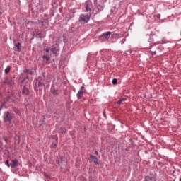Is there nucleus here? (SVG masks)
Segmentation results:
<instances>
[{"instance_id": "b1692460", "label": "nucleus", "mask_w": 181, "mask_h": 181, "mask_svg": "<svg viewBox=\"0 0 181 181\" xmlns=\"http://www.w3.org/2000/svg\"><path fill=\"white\" fill-rule=\"evenodd\" d=\"M162 43H166V39H163L162 40Z\"/></svg>"}, {"instance_id": "ddd939ff", "label": "nucleus", "mask_w": 181, "mask_h": 181, "mask_svg": "<svg viewBox=\"0 0 181 181\" xmlns=\"http://www.w3.org/2000/svg\"><path fill=\"white\" fill-rule=\"evenodd\" d=\"M51 93L52 94H54V95H57V91L56 90V89H54V88H51Z\"/></svg>"}, {"instance_id": "f8f14e48", "label": "nucleus", "mask_w": 181, "mask_h": 181, "mask_svg": "<svg viewBox=\"0 0 181 181\" xmlns=\"http://www.w3.org/2000/svg\"><path fill=\"white\" fill-rule=\"evenodd\" d=\"M47 23H49V21H47V20H44L43 21L41 22L42 26H46V25H47Z\"/></svg>"}, {"instance_id": "cd10ccee", "label": "nucleus", "mask_w": 181, "mask_h": 181, "mask_svg": "<svg viewBox=\"0 0 181 181\" xmlns=\"http://www.w3.org/2000/svg\"><path fill=\"white\" fill-rule=\"evenodd\" d=\"M2 15V12L1 11H0V16H1Z\"/></svg>"}, {"instance_id": "20e7f679", "label": "nucleus", "mask_w": 181, "mask_h": 181, "mask_svg": "<svg viewBox=\"0 0 181 181\" xmlns=\"http://www.w3.org/2000/svg\"><path fill=\"white\" fill-rule=\"evenodd\" d=\"M110 35H111V32H106V33H104L100 37V40H103L104 42H105V40H108V39H110Z\"/></svg>"}, {"instance_id": "aec40b11", "label": "nucleus", "mask_w": 181, "mask_h": 181, "mask_svg": "<svg viewBox=\"0 0 181 181\" xmlns=\"http://www.w3.org/2000/svg\"><path fill=\"white\" fill-rule=\"evenodd\" d=\"M112 84H114V85L117 84V78H114V79L112 81Z\"/></svg>"}, {"instance_id": "0eeeda50", "label": "nucleus", "mask_w": 181, "mask_h": 181, "mask_svg": "<svg viewBox=\"0 0 181 181\" xmlns=\"http://www.w3.org/2000/svg\"><path fill=\"white\" fill-rule=\"evenodd\" d=\"M90 159H92V160H93V162H94V163H95V165H97L98 163V159H97V157H95V156L90 155Z\"/></svg>"}, {"instance_id": "4be33fe9", "label": "nucleus", "mask_w": 181, "mask_h": 181, "mask_svg": "<svg viewBox=\"0 0 181 181\" xmlns=\"http://www.w3.org/2000/svg\"><path fill=\"white\" fill-rule=\"evenodd\" d=\"M152 181V177H146V181Z\"/></svg>"}, {"instance_id": "bb28decb", "label": "nucleus", "mask_w": 181, "mask_h": 181, "mask_svg": "<svg viewBox=\"0 0 181 181\" xmlns=\"http://www.w3.org/2000/svg\"><path fill=\"white\" fill-rule=\"evenodd\" d=\"M103 115L104 117H105V112H103Z\"/></svg>"}, {"instance_id": "5701e85b", "label": "nucleus", "mask_w": 181, "mask_h": 181, "mask_svg": "<svg viewBox=\"0 0 181 181\" xmlns=\"http://www.w3.org/2000/svg\"><path fill=\"white\" fill-rule=\"evenodd\" d=\"M26 72L28 73V74H32V73H33L32 71L30 69H27Z\"/></svg>"}, {"instance_id": "39448f33", "label": "nucleus", "mask_w": 181, "mask_h": 181, "mask_svg": "<svg viewBox=\"0 0 181 181\" xmlns=\"http://www.w3.org/2000/svg\"><path fill=\"white\" fill-rule=\"evenodd\" d=\"M13 115L11 113H9L8 112H6L4 113V120L5 121H11Z\"/></svg>"}, {"instance_id": "7ed1b4c3", "label": "nucleus", "mask_w": 181, "mask_h": 181, "mask_svg": "<svg viewBox=\"0 0 181 181\" xmlns=\"http://www.w3.org/2000/svg\"><path fill=\"white\" fill-rule=\"evenodd\" d=\"M43 86H45V84L43 83V82L42 81H36L35 82V90H40V91H42V90H43Z\"/></svg>"}, {"instance_id": "6e6552de", "label": "nucleus", "mask_w": 181, "mask_h": 181, "mask_svg": "<svg viewBox=\"0 0 181 181\" xmlns=\"http://www.w3.org/2000/svg\"><path fill=\"white\" fill-rule=\"evenodd\" d=\"M51 52L53 53V54H59V48L58 47L52 48Z\"/></svg>"}, {"instance_id": "f257e3e1", "label": "nucleus", "mask_w": 181, "mask_h": 181, "mask_svg": "<svg viewBox=\"0 0 181 181\" xmlns=\"http://www.w3.org/2000/svg\"><path fill=\"white\" fill-rule=\"evenodd\" d=\"M90 18H91V13H89L87 15L81 14L79 16V22H83V23H88Z\"/></svg>"}, {"instance_id": "a878e982", "label": "nucleus", "mask_w": 181, "mask_h": 181, "mask_svg": "<svg viewBox=\"0 0 181 181\" xmlns=\"http://www.w3.org/2000/svg\"><path fill=\"white\" fill-rule=\"evenodd\" d=\"M152 54L155 55V54H156V52H154L152 53Z\"/></svg>"}, {"instance_id": "dca6fc26", "label": "nucleus", "mask_w": 181, "mask_h": 181, "mask_svg": "<svg viewBox=\"0 0 181 181\" xmlns=\"http://www.w3.org/2000/svg\"><path fill=\"white\" fill-rule=\"evenodd\" d=\"M42 59H45L47 62H49L50 60V58L47 55L42 56Z\"/></svg>"}, {"instance_id": "1a4fd4ad", "label": "nucleus", "mask_w": 181, "mask_h": 181, "mask_svg": "<svg viewBox=\"0 0 181 181\" xmlns=\"http://www.w3.org/2000/svg\"><path fill=\"white\" fill-rule=\"evenodd\" d=\"M23 94H25V95H28V94H29V89L25 86L23 88Z\"/></svg>"}, {"instance_id": "9b49d317", "label": "nucleus", "mask_w": 181, "mask_h": 181, "mask_svg": "<svg viewBox=\"0 0 181 181\" xmlns=\"http://www.w3.org/2000/svg\"><path fill=\"white\" fill-rule=\"evenodd\" d=\"M77 97L78 98V100H80V98H81L83 97V91L80 90L78 92L77 94Z\"/></svg>"}, {"instance_id": "2eb2a0df", "label": "nucleus", "mask_w": 181, "mask_h": 181, "mask_svg": "<svg viewBox=\"0 0 181 181\" xmlns=\"http://www.w3.org/2000/svg\"><path fill=\"white\" fill-rule=\"evenodd\" d=\"M125 98H122V99H120L118 102H117V104L119 105H121V104H122V102L123 101H125Z\"/></svg>"}, {"instance_id": "412c9836", "label": "nucleus", "mask_w": 181, "mask_h": 181, "mask_svg": "<svg viewBox=\"0 0 181 181\" xmlns=\"http://www.w3.org/2000/svg\"><path fill=\"white\" fill-rule=\"evenodd\" d=\"M16 47H17V49H18V52L21 50V43H18L17 45H16Z\"/></svg>"}, {"instance_id": "a211bd4d", "label": "nucleus", "mask_w": 181, "mask_h": 181, "mask_svg": "<svg viewBox=\"0 0 181 181\" xmlns=\"http://www.w3.org/2000/svg\"><path fill=\"white\" fill-rule=\"evenodd\" d=\"M5 165H6V166H8V168H11V164H9V160H6L5 162Z\"/></svg>"}, {"instance_id": "4468645a", "label": "nucleus", "mask_w": 181, "mask_h": 181, "mask_svg": "<svg viewBox=\"0 0 181 181\" xmlns=\"http://www.w3.org/2000/svg\"><path fill=\"white\" fill-rule=\"evenodd\" d=\"M67 132V130H66V129L63 128V127H61L59 129V132H62V134H66V132Z\"/></svg>"}, {"instance_id": "6ab92c4d", "label": "nucleus", "mask_w": 181, "mask_h": 181, "mask_svg": "<svg viewBox=\"0 0 181 181\" xmlns=\"http://www.w3.org/2000/svg\"><path fill=\"white\" fill-rule=\"evenodd\" d=\"M44 52H46V53H49V52H50V49L49 47L45 48Z\"/></svg>"}, {"instance_id": "c85d7f7f", "label": "nucleus", "mask_w": 181, "mask_h": 181, "mask_svg": "<svg viewBox=\"0 0 181 181\" xmlns=\"http://www.w3.org/2000/svg\"><path fill=\"white\" fill-rule=\"evenodd\" d=\"M16 113H17V114H19V110H18V111L16 112Z\"/></svg>"}, {"instance_id": "2f4dec72", "label": "nucleus", "mask_w": 181, "mask_h": 181, "mask_svg": "<svg viewBox=\"0 0 181 181\" xmlns=\"http://www.w3.org/2000/svg\"><path fill=\"white\" fill-rule=\"evenodd\" d=\"M6 83H8V81H6Z\"/></svg>"}, {"instance_id": "7c9ffc66", "label": "nucleus", "mask_w": 181, "mask_h": 181, "mask_svg": "<svg viewBox=\"0 0 181 181\" xmlns=\"http://www.w3.org/2000/svg\"><path fill=\"white\" fill-rule=\"evenodd\" d=\"M180 181H181V178L180 179Z\"/></svg>"}, {"instance_id": "f3484780", "label": "nucleus", "mask_w": 181, "mask_h": 181, "mask_svg": "<svg viewBox=\"0 0 181 181\" xmlns=\"http://www.w3.org/2000/svg\"><path fill=\"white\" fill-rule=\"evenodd\" d=\"M11 71V66H7V68L5 69V73L8 74Z\"/></svg>"}, {"instance_id": "423d86ee", "label": "nucleus", "mask_w": 181, "mask_h": 181, "mask_svg": "<svg viewBox=\"0 0 181 181\" xmlns=\"http://www.w3.org/2000/svg\"><path fill=\"white\" fill-rule=\"evenodd\" d=\"M18 161L17 159L11 160V168H16L18 166Z\"/></svg>"}, {"instance_id": "393cba45", "label": "nucleus", "mask_w": 181, "mask_h": 181, "mask_svg": "<svg viewBox=\"0 0 181 181\" xmlns=\"http://www.w3.org/2000/svg\"><path fill=\"white\" fill-rule=\"evenodd\" d=\"M95 155H98V151L95 152Z\"/></svg>"}, {"instance_id": "f03ea898", "label": "nucleus", "mask_w": 181, "mask_h": 181, "mask_svg": "<svg viewBox=\"0 0 181 181\" xmlns=\"http://www.w3.org/2000/svg\"><path fill=\"white\" fill-rule=\"evenodd\" d=\"M91 8H93V3L88 1L85 3V12H91Z\"/></svg>"}, {"instance_id": "c756f323", "label": "nucleus", "mask_w": 181, "mask_h": 181, "mask_svg": "<svg viewBox=\"0 0 181 181\" xmlns=\"http://www.w3.org/2000/svg\"><path fill=\"white\" fill-rule=\"evenodd\" d=\"M4 104L3 103V104H2V107H4Z\"/></svg>"}, {"instance_id": "9d476101", "label": "nucleus", "mask_w": 181, "mask_h": 181, "mask_svg": "<svg viewBox=\"0 0 181 181\" xmlns=\"http://www.w3.org/2000/svg\"><path fill=\"white\" fill-rule=\"evenodd\" d=\"M36 36H37V37H40V39H42V37H45V36H46V35L42 34L41 33H37Z\"/></svg>"}]
</instances>
